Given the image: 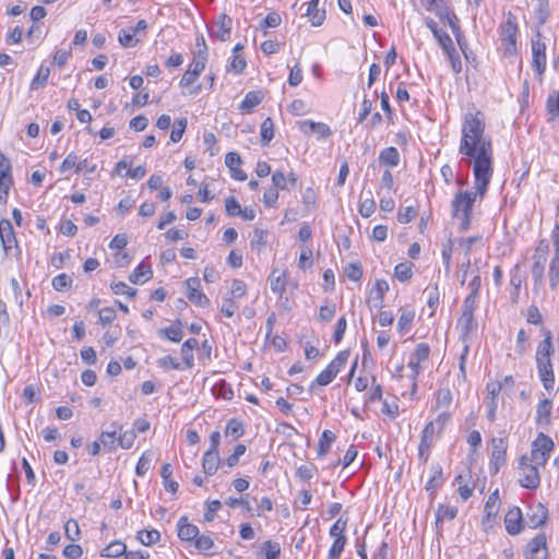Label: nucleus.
I'll use <instances>...</instances> for the list:
<instances>
[{
  "mask_svg": "<svg viewBox=\"0 0 559 559\" xmlns=\"http://www.w3.org/2000/svg\"><path fill=\"white\" fill-rule=\"evenodd\" d=\"M538 466L539 465L530 462L526 455L520 459L521 477L519 481L522 487L535 489L539 486L540 477Z\"/></svg>",
  "mask_w": 559,
  "mask_h": 559,
  "instance_id": "nucleus-9",
  "label": "nucleus"
},
{
  "mask_svg": "<svg viewBox=\"0 0 559 559\" xmlns=\"http://www.w3.org/2000/svg\"><path fill=\"white\" fill-rule=\"evenodd\" d=\"M426 9L435 13L443 26H449L451 28L459 45H461L462 33L460 29L459 19L454 12L447 7L445 0H427Z\"/></svg>",
  "mask_w": 559,
  "mask_h": 559,
  "instance_id": "nucleus-5",
  "label": "nucleus"
},
{
  "mask_svg": "<svg viewBox=\"0 0 559 559\" xmlns=\"http://www.w3.org/2000/svg\"><path fill=\"white\" fill-rule=\"evenodd\" d=\"M187 128V119L181 118L176 120L174 128L170 133V140L175 143L179 142L186 131Z\"/></svg>",
  "mask_w": 559,
  "mask_h": 559,
  "instance_id": "nucleus-61",
  "label": "nucleus"
},
{
  "mask_svg": "<svg viewBox=\"0 0 559 559\" xmlns=\"http://www.w3.org/2000/svg\"><path fill=\"white\" fill-rule=\"evenodd\" d=\"M498 490H496L493 493H491L488 497V500L485 504V516H484V525L487 523H491L495 521L498 511H499V503H498Z\"/></svg>",
  "mask_w": 559,
  "mask_h": 559,
  "instance_id": "nucleus-27",
  "label": "nucleus"
},
{
  "mask_svg": "<svg viewBox=\"0 0 559 559\" xmlns=\"http://www.w3.org/2000/svg\"><path fill=\"white\" fill-rule=\"evenodd\" d=\"M424 294L427 295V306L430 309L429 317H432L440 305V293L437 286H428Z\"/></svg>",
  "mask_w": 559,
  "mask_h": 559,
  "instance_id": "nucleus-43",
  "label": "nucleus"
},
{
  "mask_svg": "<svg viewBox=\"0 0 559 559\" xmlns=\"http://www.w3.org/2000/svg\"><path fill=\"white\" fill-rule=\"evenodd\" d=\"M199 345L197 338L191 337L188 338L180 348L181 357L185 364V367L191 369L194 366V356L193 350Z\"/></svg>",
  "mask_w": 559,
  "mask_h": 559,
  "instance_id": "nucleus-26",
  "label": "nucleus"
},
{
  "mask_svg": "<svg viewBox=\"0 0 559 559\" xmlns=\"http://www.w3.org/2000/svg\"><path fill=\"white\" fill-rule=\"evenodd\" d=\"M518 24L514 17L509 14L508 19L500 26L501 45L506 53L516 52Z\"/></svg>",
  "mask_w": 559,
  "mask_h": 559,
  "instance_id": "nucleus-8",
  "label": "nucleus"
},
{
  "mask_svg": "<svg viewBox=\"0 0 559 559\" xmlns=\"http://www.w3.org/2000/svg\"><path fill=\"white\" fill-rule=\"evenodd\" d=\"M0 241L7 254L11 253L13 249H19L13 226L7 218L0 219Z\"/></svg>",
  "mask_w": 559,
  "mask_h": 559,
  "instance_id": "nucleus-11",
  "label": "nucleus"
},
{
  "mask_svg": "<svg viewBox=\"0 0 559 559\" xmlns=\"http://www.w3.org/2000/svg\"><path fill=\"white\" fill-rule=\"evenodd\" d=\"M158 335L160 337L167 338L173 343H179L183 337V332L181 330V323L178 321L177 323L169 325L167 328L160 329L158 331Z\"/></svg>",
  "mask_w": 559,
  "mask_h": 559,
  "instance_id": "nucleus-30",
  "label": "nucleus"
},
{
  "mask_svg": "<svg viewBox=\"0 0 559 559\" xmlns=\"http://www.w3.org/2000/svg\"><path fill=\"white\" fill-rule=\"evenodd\" d=\"M532 511H534L531 520H530V525L532 527H538L540 526L542 524L545 523L546 519H547V511L546 509L542 506V504H538L535 510L532 509Z\"/></svg>",
  "mask_w": 559,
  "mask_h": 559,
  "instance_id": "nucleus-57",
  "label": "nucleus"
},
{
  "mask_svg": "<svg viewBox=\"0 0 559 559\" xmlns=\"http://www.w3.org/2000/svg\"><path fill=\"white\" fill-rule=\"evenodd\" d=\"M153 460V453L150 451L144 452L138 461L135 473L139 476H144L150 469L151 462Z\"/></svg>",
  "mask_w": 559,
  "mask_h": 559,
  "instance_id": "nucleus-55",
  "label": "nucleus"
},
{
  "mask_svg": "<svg viewBox=\"0 0 559 559\" xmlns=\"http://www.w3.org/2000/svg\"><path fill=\"white\" fill-rule=\"evenodd\" d=\"M549 284L552 289L559 284V251L556 250L549 266Z\"/></svg>",
  "mask_w": 559,
  "mask_h": 559,
  "instance_id": "nucleus-47",
  "label": "nucleus"
},
{
  "mask_svg": "<svg viewBox=\"0 0 559 559\" xmlns=\"http://www.w3.org/2000/svg\"><path fill=\"white\" fill-rule=\"evenodd\" d=\"M262 550L265 559H280L281 546L276 542L266 540L263 543Z\"/></svg>",
  "mask_w": 559,
  "mask_h": 559,
  "instance_id": "nucleus-56",
  "label": "nucleus"
},
{
  "mask_svg": "<svg viewBox=\"0 0 559 559\" xmlns=\"http://www.w3.org/2000/svg\"><path fill=\"white\" fill-rule=\"evenodd\" d=\"M400 377L403 379L404 377H407L408 380L412 382V394L416 393L417 383L415 381L416 376L419 373V345L414 349V353L407 364L406 367H402L400 369Z\"/></svg>",
  "mask_w": 559,
  "mask_h": 559,
  "instance_id": "nucleus-15",
  "label": "nucleus"
},
{
  "mask_svg": "<svg viewBox=\"0 0 559 559\" xmlns=\"http://www.w3.org/2000/svg\"><path fill=\"white\" fill-rule=\"evenodd\" d=\"M449 418V413L442 411L438 413L437 417L429 421V424L425 427L421 433V456L424 455V447L429 448L433 437L438 436L442 431Z\"/></svg>",
  "mask_w": 559,
  "mask_h": 559,
  "instance_id": "nucleus-10",
  "label": "nucleus"
},
{
  "mask_svg": "<svg viewBox=\"0 0 559 559\" xmlns=\"http://www.w3.org/2000/svg\"><path fill=\"white\" fill-rule=\"evenodd\" d=\"M444 483L443 471L439 464H433L430 468V475L425 489L430 496H433Z\"/></svg>",
  "mask_w": 559,
  "mask_h": 559,
  "instance_id": "nucleus-21",
  "label": "nucleus"
},
{
  "mask_svg": "<svg viewBox=\"0 0 559 559\" xmlns=\"http://www.w3.org/2000/svg\"><path fill=\"white\" fill-rule=\"evenodd\" d=\"M506 530L510 535H516L522 531V512L514 507L508 511L504 518Z\"/></svg>",
  "mask_w": 559,
  "mask_h": 559,
  "instance_id": "nucleus-20",
  "label": "nucleus"
},
{
  "mask_svg": "<svg viewBox=\"0 0 559 559\" xmlns=\"http://www.w3.org/2000/svg\"><path fill=\"white\" fill-rule=\"evenodd\" d=\"M413 266L408 261L399 263L394 269V277L402 283L408 282L413 277Z\"/></svg>",
  "mask_w": 559,
  "mask_h": 559,
  "instance_id": "nucleus-40",
  "label": "nucleus"
},
{
  "mask_svg": "<svg viewBox=\"0 0 559 559\" xmlns=\"http://www.w3.org/2000/svg\"><path fill=\"white\" fill-rule=\"evenodd\" d=\"M195 549H198L201 552L209 554L213 547H214V540L210 535H198L194 543L192 544Z\"/></svg>",
  "mask_w": 559,
  "mask_h": 559,
  "instance_id": "nucleus-53",
  "label": "nucleus"
},
{
  "mask_svg": "<svg viewBox=\"0 0 559 559\" xmlns=\"http://www.w3.org/2000/svg\"><path fill=\"white\" fill-rule=\"evenodd\" d=\"M543 334L544 340L539 342L536 349V367L543 386L545 390L550 391L555 384V374L550 359L554 353L552 334L549 330H543Z\"/></svg>",
  "mask_w": 559,
  "mask_h": 559,
  "instance_id": "nucleus-3",
  "label": "nucleus"
},
{
  "mask_svg": "<svg viewBox=\"0 0 559 559\" xmlns=\"http://www.w3.org/2000/svg\"><path fill=\"white\" fill-rule=\"evenodd\" d=\"M110 288L115 295H126L129 298H133L136 294V290L130 286H128L123 282L112 283Z\"/></svg>",
  "mask_w": 559,
  "mask_h": 559,
  "instance_id": "nucleus-63",
  "label": "nucleus"
},
{
  "mask_svg": "<svg viewBox=\"0 0 559 559\" xmlns=\"http://www.w3.org/2000/svg\"><path fill=\"white\" fill-rule=\"evenodd\" d=\"M532 56L534 70L542 74L546 69V45L542 41L539 34L532 39Z\"/></svg>",
  "mask_w": 559,
  "mask_h": 559,
  "instance_id": "nucleus-13",
  "label": "nucleus"
},
{
  "mask_svg": "<svg viewBox=\"0 0 559 559\" xmlns=\"http://www.w3.org/2000/svg\"><path fill=\"white\" fill-rule=\"evenodd\" d=\"M135 35V31L132 27L122 28L118 34V41L123 48H133L140 41Z\"/></svg>",
  "mask_w": 559,
  "mask_h": 559,
  "instance_id": "nucleus-35",
  "label": "nucleus"
},
{
  "mask_svg": "<svg viewBox=\"0 0 559 559\" xmlns=\"http://www.w3.org/2000/svg\"><path fill=\"white\" fill-rule=\"evenodd\" d=\"M333 539H334V542H333L332 546L330 547L326 559H340V557L345 548V545L347 543L346 537H341V538L337 537V538H333Z\"/></svg>",
  "mask_w": 559,
  "mask_h": 559,
  "instance_id": "nucleus-54",
  "label": "nucleus"
},
{
  "mask_svg": "<svg viewBox=\"0 0 559 559\" xmlns=\"http://www.w3.org/2000/svg\"><path fill=\"white\" fill-rule=\"evenodd\" d=\"M64 533L68 539L75 542L80 538V526L75 520L70 519L64 525Z\"/></svg>",
  "mask_w": 559,
  "mask_h": 559,
  "instance_id": "nucleus-62",
  "label": "nucleus"
},
{
  "mask_svg": "<svg viewBox=\"0 0 559 559\" xmlns=\"http://www.w3.org/2000/svg\"><path fill=\"white\" fill-rule=\"evenodd\" d=\"M554 441L550 437L545 433H538L537 438L532 442L531 455L528 457L530 462L544 466L554 450Z\"/></svg>",
  "mask_w": 559,
  "mask_h": 559,
  "instance_id": "nucleus-7",
  "label": "nucleus"
},
{
  "mask_svg": "<svg viewBox=\"0 0 559 559\" xmlns=\"http://www.w3.org/2000/svg\"><path fill=\"white\" fill-rule=\"evenodd\" d=\"M225 164L231 173V177L236 180L243 181L247 179V175L239 167L241 165V158L238 153L229 152L225 156Z\"/></svg>",
  "mask_w": 559,
  "mask_h": 559,
  "instance_id": "nucleus-22",
  "label": "nucleus"
},
{
  "mask_svg": "<svg viewBox=\"0 0 559 559\" xmlns=\"http://www.w3.org/2000/svg\"><path fill=\"white\" fill-rule=\"evenodd\" d=\"M158 367L165 369V370H181L182 366L181 364L173 356L166 355L157 360Z\"/></svg>",
  "mask_w": 559,
  "mask_h": 559,
  "instance_id": "nucleus-64",
  "label": "nucleus"
},
{
  "mask_svg": "<svg viewBox=\"0 0 559 559\" xmlns=\"http://www.w3.org/2000/svg\"><path fill=\"white\" fill-rule=\"evenodd\" d=\"M452 395L450 390L441 389L436 394V409L438 413L445 411L448 413V408L451 404Z\"/></svg>",
  "mask_w": 559,
  "mask_h": 559,
  "instance_id": "nucleus-45",
  "label": "nucleus"
},
{
  "mask_svg": "<svg viewBox=\"0 0 559 559\" xmlns=\"http://www.w3.org/2000/svg\"><path fill=\"white\" fill-rule=\"evenodd\" d=\"M389 290V283L385 280H377L372 286L369 297L368 305L372 309H381L383 307V296Z\"/></svg>",
  "mask_w": 559,
  "mask_h": 559,
  "instance_id": "nucleus-16",
  "label": "nucleus"
},
{
  "mask_svg": "<svg viewBox=\"0 0 559 559\" xmlns=\"http://www.w3.org/2000/svg\"><path fill=\"white\" fill-rule=\"evenodd\" d=\"M319 0H311L308 3L306 15L310 19L313 26H320L325 20V11L318 9Z\"/></svg>",
  "mask_w": 559,
  "mask_h": 559,
  "instance_id": "nucleus-31",
  "label": "nucleus"
},
{
  "mask_svg": "<svg viewBox=\"0 0 559 559\" xmlns=\"http://www.w3.org/2000/svg\"><path fill=\"white\" fill-rule=\"evenodd\" d=\"M459 326L462 330V333L467 336L473 331L476 330L477 323L474 319V314L472 313H462L459 319Z\"/></svg>",
  "mask_w": 559,
  "mask_h": 559,
  "instance_id": "nucleus-48",
  "label": "nucleus"
},
{
  "mask_svg": "<svg viewBox=\"0 0 559 559\" xmlns=\"http://www.w3.org/2000/svg\"><path fill=\"white\" fill-rule=\"evenodd\" d=\"M262 100L260 93L249 92L246 94L245 98L239 104V110L242 114H249L251 110L258 106Z\"/></svg>",
  "mask_w": 559,
  "mask_h": 559,
  "instance_id": "nucleus-36",
  "label": "nucleus"
},
{
  "mask_svg": "<svg viewBox=\"0 0 559 559\" xmlns=\"http://www.w3.org/2000/svg\"><path fill=\"white\" fill-rule=\"evenodd\" d=\"M457 152L461 156L460 163L472 167L477 186L484 190L493 174V147L491 138L486 132L483 112L471 110L464 114Z\"/></svg>",
  "mask_w": 559,
  "mask_h": 559,
  "instance_id": "nucleus-1",
  "label": "nucleus"
},
{
  "mask_svg": "<svg viewBox=\"0 0 559 559\" xmlns=\"http://www.w3.org/2000/svg\"><path fill=\"white\" fill-rule=\"evenodd\" d=\"M206 62H207V57H204V51L194 52L193 59H192L191 63L189 64L188 70L190 72H193L197 75H200L201 72L204 70Z\"/></svg>",
  "mask_w": 559,
  "mask_h": 559,
  "instance_id": "nucleus-51",
  "label": "nucleus"
},
{
  "mask_svg": "<svg viewBox=\"0 0 559 559\" xmlns=\"http://www.w3.org/2000/svg\"><path fill=\"white\" fill-rule=\"evenodd\" d=\"M348 356V352H340L326 368L319 373L314 381L311 382L310 390H313L316 385L324 386L330 384L338 374L342 367L346 364Z\"/></svg>",
  "mask_w": 559,
  "mask_h": 559,
  "instance_id": "nucleus-6",
  "label": "nucleus"
},
{
  "mask_svg": "<svg viewBox=\"0 0 559 559\" xmlns=\"http://www.w3.org/2000/svg\"><path fill=\"white\" fill-rule=\"evenodd\" d=\"M178 537L182 542L193 544L200 531L194 524L188 522L187 516H181L177 523Z\"/></svg>",
  "mask_w": 559,
  "mask_h": 559,
  "instance_id": "nucleus-18",
  "label": "nucleus"
},
{
  "mask_svg": "<svg viewBox=\"0 0 559 559\" xmlns=\"http://www.w3.org/2000/svg\"><path fill=\"white\" fill-rule=\"evenodd\" d=\"M231 31V19L228 15H222L210 28L211 36L225 41L229 38Z\"/></svg>",
  "mask_w": 559,
  "mask_h": 559,
  "instance_id": "nucleus-19",
  "label": "nucleus"
},
{
  "mask_svg": "<svg viewBox=\"0 0 559 559\" xmlns=\"http://www.w3.org/2000/svg\"><path fill=\"white\" fill-rule=\"evenodd\" d=\"M266 236H267L266 230H263L260 228H254L253 237L250 242L251 248L260 250L262 247H264L266 245Z\"/></svg>",
  "mask_w": 559,
  "mask_h": 559,
  "instance_id": "nucleus-60",
  "label": "nucleus"
},
{
  "mask_svg": "<svg viewBox=\"0 0 559 559\" xmlns=\"http://www.w3.org/2000/svg\"><path fill=\"white\" fill-rule=\"evenodd\" d=\"M548 253V242L546 240H540L538 246L535 249L534 253V264L532 267V274L535 281H540L544 275L546 257Z\"/></svg>",
  "mask_w": 559,
  "mask_h": 559,
  "instance_id": "nucleus-14",
  "label": "nucleus"
},
{
  "mask_svg": "<svg viewBox=\"0 0 559 559\" xmlns=\"http://www.w3.org/2000/svg\"><path fill=\"white\" fill-rule=\"evenodd\" d=\"M426 25L431 31L433 37L437 39L438 44L441 46V48L448 56L453 71L455 73H459L462 68V62L451 37L439 26V23L433 21L432 19H427Z\"/></svg>",
  "mask_w": 559,
  "mask_h": 559,
  "instance_id": "nucleus-4",
  "label": "nucleus"
},
{
  "mask_svg": "<svg viewBox=\"0 0 559 559\" xmlns=\"http://www.w3.org/2000/svg\"><path fill=\"white\" fill-rule=\"evenodd\" d=\"M547 556V539L545 534L536 535L526 546L524 559H545Z\"/></svg>",
  "mask_w": 559,
  "mask_h": 559,
  "instance_id": "nucleus-12",
  "label": "nucleus"
},
{
  "mask_svg": "<svg viewBox=\"0 0 559 559\" xmlns=\"http://www.w3.org/2000/svg\"><path fill=\"white\" fill-rule=\"evenodd\" d=\"M298 128L305 134L316 132L319 139H326L332 134L330 127L324 122L301 120L298 122Z\"/></svg>",
  "mask_w": 559,
  "mask_h": 559,
  "instance_id": "nucleus-17",
  "label": "nucleus"
},
{
  "mask_svg": "<svg viewBox=\"0 0 559 559\" xmlns=\"http://www.w3.org/2000/svg\"><path fill=\"white\" fill-rule=\"evenodd\" d=\"M221 460L218 451L207 450L202 460L203 471L207 475H214L219 466Z\"/></svg>",
  "mask_w": 559,
  "mask_h": 559,
  "instance_id": "nucleus-28",
  "label": "nucleus"
},
{
  "mask_svg": "<svg viewBox=\"0 0 559 559\" xmlns=\"http://www.w3.org/2000/svg\"><path fill=\"white\" fill-rule=\"evenodd\" d=\"M489 185H486L484 190H480L474 179V191H460L455 194L452 201V213L454 219L459 223L461 231H466L469 228L473 213V205L477 200H481L487 191Z\"/></svg>",
  "mask_w": 559,
  "mask_h": 559,
  "instance_id": "nucleus-2",
  "label": "nucleus"
},
{
  "mask_svg": "<svg viewBox=\"0 0 559 559\" xmlns=\"http://www.w3.org/2000/svg\"><path fill=\"white\" fill-rule=\"evenodd\" d=\"M546 112L549 121L559 119V90L549 94L546 102Z\"/></svg>",
  "mask_w": 559,
  "mask_h": 559,
  "instance_id": "nucleus-34",
  "label": "nucleus"
},
{
  "mask_svg": "<svg viewBox=\"0 0 559 559\" xmlns=\"http://www.w3.org/2000/svg\"><path fill=\"white\" fill-rule=\"evenodd\" d=\"M112 431H103L99 436V443L105 451L112 452L116 450L117 430H121V425L114 421L111 423Z\"/></svg>",
  "mask_w": 559,
  "mask_h": 559,
  "instance_id": "nucleus-24",
  "label": "nucleus"
},
{
  "mask_svg": "<svg viewBox=\"0 0 559 559\" xmlns=\"http://www.w3.org/2000/svg\"><path fill=\"white\" fill-rule=\"evenodd\" d=\"M335 441V435L331 430H324L319 439L318 443V456L323 457L325 456L330 449L332 443Z\"/></svg>",
  "mask_w": 559,
  "mask_h": 559,
  "instance_id": "nucleus-37",
  "label": "nucleus"
},
{
  "mask_svg": "<svg viewBox=\"0 0 559 559\" xmlns=\"http://www.w3.org/2000/svg\"><path fill=\"white\" fill-rule=\"evenodd\" d=\"M457 514V508L454 506L449 504H440L437 512V523L444 522V521H451L453 520Z\"/></svg>",
  "mask_w": 559,
  "mask_h": 559,
  "instance_id": "nucleus-46",
  "label": "nucleus"
},
{
  "mask_svg": "<svg viewBox=\"0 0 559 559\" xmlns=\"http://www.w3.org/2000/svg\"><path fill=\"white\" fill-rule=\"evenodd\" d=\"M126 550L127 546L124 543L115 540L102 550L100 556L107 558H117L122 555L126 556Z\"/></svg>",
  "mask_w": 559,
  "mask_h": 559,
  "instance_id": "nucleus-39",
  "label": "nucleus"
},
{
  "mask_svg": "<svg viewBox=\"0 0 559 559\" xmlns=\"http://www.w3.org/2000/svg\"><path fill=\"white\" fill-rule=\"evenodd\" d=\"M50 75V69L46 66H40L36 75L31 82L29 88L32 91H37L39 88H43L49 79Z\"/></svg>",
  "mask_w": 559,
  "mask_h": 559,
  "instance_id": "nucleus-41",
  "label": "nucleus"
},
{
  "mask_svg": "<svg viewBox=\"0 0 559 559\" xmlns=\"http://www.w3.org/2000/svg\"><path fill=\"white\" fill-rule=\"evenodd\" d=\"M506 453H507V441L503 438H493L492 439V453H491V463L495 465L496 471L500 465L506 462Z\"/></svg>",
  "mask_w": 559,
  "mask_h": 559,
  "instance_id": "nucleus-23",
  "label": "nucleus"
},
{
  "mask_svg": "<svg viewBox=\"0 0 559 559\" xmlns=\"http://www.w3.org/2000/svg\"><path fill=\"white\" fill-rule=\"evenodd\" d=\"M245 433L243 424L237 418H231L227 421L225 435L231 437L234 440L241 438Z\"/></svg>",
  "mask_w": 559,
  "mask_h": 559,
  "instance_id": "nucleus-42",
  "label": "nucleus"
},
{
  "mask_svg": "<svg viewBox=\"0 0 559 559\" xmlns=\"http://www.w3.org/2000/svg\"><path fill=\"white\" fill-rule=\"evenodd\" d=\"M551 411L552 403L548 399L542 400L536 408V423L538 425H548L550 423Z\"/></svg>",
  "mask_w": 559,
  "mask_h": 559,
  "instance_id": "nucleus-29",
  "label": "nucleus"
},
{
  "mask_svg": "<svg viewBox=\"0 0 559 559\" xmlns=\"http://www.w3.org/2000/svg\"><path fill=\"white\" fill-rule=\"evenodd\" d=\"M188 299L199 307H206L210 305V299L199 288H193L192 292H188Z\"/></svg>",
  "mask_w": 559,
  "mask_h": 559,
  "instance_id": "nucleus-58",
  "label": "nucleus"
},
{
  "mask_svg": "<svg viewBox=\"0 0 559 559\" xmlns=\"http://www.w3.org/2000/svg\"><path fill=\"white\" fill-rule=\"evenodd\" d=\"M414 318H415L414 310H409V309L402 310V313H401V316L399 318V322H397V329L401 334H406L409 331Z\"/></svg>",
  "mask_w": 559,
  "mask_h": 559,
  "instance_id": "nucleus-44",
  "label": "nucleus"
},
{
  "mask_svg": "<svg viewBox=\"0 0 559 559\" xmlns=\"http://www.w3.org/2000/svg\"><path fill=\"white\" fill-rule=\"evenodd\" d=\"M285 286H286L285 272L278 273L276 270H274L270 276L271 290L274 294L282 296L285 290Z\"/></svg>",
  "mask_w": 559,
  "mask_h": 559,
  "instance_id": "nucleus-38",
  "label": "nucleus"
},
{
  "mask_svg": "<svg viewBox=\"0 0 559 559\" xmlns=\"http://www.w3.org/2000/svg\"><path fill=\"white\" fill-rule=\"evenodd\" d=\"M379 162L384 166H397L400 163V153L397 148L390 146L382 150L379 154Z\"/></svg>",
  "mask_w": 559,
  "mask_h": 559,
  "instance_id": "nucleus-33",
  "label": "nucleus"
},
{
  "mask_svg": "<svg viewBox=\"0 0 559 559\" xmlns=\"http://www.w3.org/2000/svg\"><path fill=\"white\" fill-rule=\"evenodd\" d=\"M260 135L263 145H267L274 138V123L271 118L263 120L260 127Z\"/></svg>",
  "mask_w": 559,
  "mask_h": 559,
  "instance_id": "nucleus-49",
  "label": "nucleus"
},
{
  "mask_svg": "<svg viewBox=\"0 0 559 559\" xmlns=\"http://www.w3.org/2000/svg\"><path fill=\"white\" fill-rule=\"evenodd\" d=\"M524 278L520 272L518 265H515L510 272V285L512 286L511 299L513 302H518L520 296V288Z\"/></svg>",
  "mask_w": 559,
  "mask_h": 559,
  "instance_id": "nucleus-32",
  "label": "nucleus"
},
{
  "mask_svg": "<svg viewBox=\"0 0 559 559\" xmlns=\"http://www.w3.org/2000/svg\"><path fill=\"white\" fill-rule=\"evenodd\" d=\"M73 280L66 273H61L52 278V287L57 292H66L71 288Z\"/></svg>",
  "mask_w": 559,
  "mask_h": 559,
  "instance_id": "nucleus-50",
  "label": "nucleus"
},
{
  "mask_svg": "<svg viewBox=\"0 0 559 559\" xmlns=\"http://www.w3.org/2000/svg\"><path fill=\"white\" fill-rule=\"evenodd\" d=\"M135 438L136 435L134 430H126L119 435L117 442L120 448L128 450L132 448Z\"/></svg>",
  "mask_w": 559,
  "mask_h": 559,
  "instance_id": "nucleus-59",
  "label": "nucleus"
},
{
  "mask_svg": "<svg viewBox=\"0 0 559 559\" xmlns=\"http://www.w3.org/2000/svg\"><path fill=\"white\" fill-rule=\"evenodd\" d=\"M160 538V534L157 530H143L138 533V539L144 546H151L157 543Z\"/></svg>",
  "mask_w": 559,
  "mask_h": 559,
  "instance_id": "nucleus-52",
  "label": "nucleus"
},
{
  "mask_svg": "<svg viewBox=\"0 0 559 559\" xmlns=\"http://www.w3.org/2000/svg\"><path fill=\"white\" fill-rule=\"evenodd\" d=\"M153 275L152 267L148 263L141 262L129 275V281L133 284H144Z\"/></svg>",
  "mask_w": 559,
  "mask_h": 559,
  "instance_id": "nucleus-25",
  "label": "nucleus"
}]
</instances>
